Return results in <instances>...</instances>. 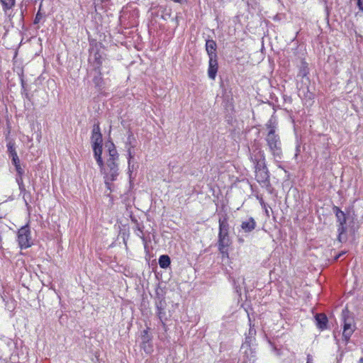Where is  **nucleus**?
I'll use <instances>...</instances> for the list:
<instances>
[{
    "label": "nucleus",
    "mask_w": 363,
    "mask_h": 363,
    "mask_svg": "<svg viewBox=\"0 0 363 363\" xmlns=\"http://www.w3.org/2000/svg\"><path fill=\"white\" fill-rule=\"evenodd\" d=\"M268 128L269 132L265 138L267 145L274 162H280L283 154L279 135L276 133L274 127L269 125Z\"/></svg>",
    "instance_id": "1"
},
{
    "label": "nucleus",
    "mask_w": 363,
    "mask_h": 363,
    "mask_svg": "<svg viewBox=\"0 0 363 363\" xmlns=\"http://www.w3.org/2000/svg\"><path fill=\"white\" fill-rule=\"evenodd\" d=\"M250 322V328L248 331V334L245 337V340L242 343L241 346V352L244 353L245 356H246L247 359L249 361L253 360V358L255 357V335H256V330L254 328V325L251 324V320L249 318Z\"/></svg>",
    "instance_id": "2"
},
{
    "label": "nucleus",
    "mask_w": 363,
    "mask_h": 363,
    "mask_svg": "<svg viewBox=\"0 0 363 363\" xmlns=\"http://www.w3.org/2000/svg\"><path fill=\"white\" fill-rule=\"evenodd\" d=\"M104 174V183L108 189L112 191V182L117 179L119 174L118 164L106 162V166L103 163V167H100Z\"/></svg>",
    "instance_id": "3"
},
{
    "label": "nucleus",
    "mask_w": 363,
    "mask_h": 363,
    "mask_svg": "<svg viewBox=\"0 0 363 363\" xmlns=\"http://www.w3.org/2000/svg\"><path fill=\"white\" fill-rule=\"evenodd\" d=\"M250 160L254 164L255 172L268 169L266 164L265 154L260 147L256 148V150L250 154Z\"/></svg>",
    "instance_id": "4"
},
{
    "label": "nucleus",
    "mask_w": 363,
    "mask_h": 363,
    "mask_svg": "<svg viewBox=\"0 0 363 363\" xmlns=\"http://www.w3.org/2000/svg\"><path fill=\"white\" fill-rule=\"evenodd\" d=\"M17 241L21 249H27L31 246V233L28 225L21 227L18 230Z\"/></svg>",
    "instance_id": "5"
},
{
    "label": "nucleus",
    "mask_w": 363,
    "mask_h": 363,
    "mask_svg": "<svg viewBox=\"0 0 363 363\" xmlns=\"http://www.w3.org/2000/svg\"><path fill=\"white\" fill-rule=\"evenodd\" d=\"M230 244L231 240L228 232L218 233V250L223 256H228V247Z\"/></svg>",
    "instance_id": "6"
},
{
    "label": "nucleus",
    "mask_w": 363,
    "mask_h": 363,
    "mask_svg": "<svg viewBox=\"0 0 363 363\" xmlns=\"http://www.w3.org/2000/svg\"><path fill=\"white\" fill-rule=\"evenodd\" d=\"M166 305V301L164 299H161L159 301L156 302V313L164 328L166 326V321L170 317V315H167V313Z\"/></svg>",
    "instance_id": "7"
},
{
    "label": "nucleus",
    "mask_w": 363,
    "mask_h": 363,
    "mask_svg": "<svg viewBox=\"0 0 363 363\" xmlns=\"http://www.w3.org/2000/svg\"><path fill=\"white\" fill-rule=\"evenodd\" d=\"M341 322L342 324V329H356L354 317L347 308H345L342 311Z\"/></svg>",
    "instance_id": "8"
},
{
    "label": "nucleus",
    "mask_w": 363,
    "mask_h": 363,
    "mask_svg": "<svg viewBox=\"0 0 363 363\" xmlns=\"http://www.w3.org/2000/svg\"><path fill=\"white\" fill-rule=\"evenodd\" d=\"M255 179L263 188L268 189L271 186L268 169L255 172Z\"/></svg>",
    "instance_id": "9"
},
{
    "label": "nucleus",
    "mask_w": 363,
    "mask_h": 363,
    "mask_svg": "<svg viewBox=\"0 0 363 363\" xmlns=\"http://www.w3.org/2000/svg\"><path fill=\"white\" fill-rule=\"evenodd\" d=\"M333 212L335 214V216L337 218V220L339 223V225L337 228V231L339 232L340 235L344 233L346 231V216L345 213L342 211L337 206H334L333 208Z\"/></svg>",
    "instance_id": "10"
},
{
    "label": "nucleus",
    "mask_w": 363,
    "mask_h": 363,
    "mask_svg": "<svg viewBox=\"0 0 363 363\" xmlns=\"http://www.w3.org/2000/svg\"><path fill=\"white\" fill-rule=\"evenodd\" d=\"M218 69V64L217 58H209L208 60V77L214 80L216 79Z\"/></svg>",
    "instance_id": "11"
},
{
    "label": "nucleus",
    "mask_w": 363,
    "mask_h": 363,
    "mask_svg": "<svg viewBox=\"0 0 363 363\" xmlns=\"http://www.w3.org/2000/svg\"><path fill=\"white\" fill-rule=\"evenodd\" d=\"M217 45L213 40H206V51L208 54V58H217L216 53Z\"/></svg>",
    "instance_id": "12"
},
{
    "label": "nucleus",
    "mask_w": 363,
    "mask_h": 363,
    "mask_svg": "<svg viewBox=\"0 0 363 363\" xmlns=\"http://www.w3.org/2000/svg\"><path fill=\"white\" fill-rule=\"evenodd\" d=\"M316 326L321 330H325L328 326V317L323 313H318L315 316Z\"/></svg>",
    "instance_id": "13"
},
{
    "label": "nucleus",
    "mask_w": 363,
    "mask_h": 363,
    "mask_svg": "<svg viewBox=\"0 0 363 363\" xmlns=\"http://www.w3.org/2000/svg\"><path fill=\"white\" fill-rule=\"evenodd\" d=\"M255 227L256 222L252 217L249 218L246 220L242 221L241 223V228L245 233L252 232L253 230H255Z\"/></svg>",
    "instance_id": "14"
},
{
    "label": "nucleus",
    "mask_w": 363,
    "mask_h": 363,
    "mask_svg": "<svg viewBox=\"0 0 363 363\" xmlns=\"http://www.w3.org/2000/svg\"><path fill=\"white\" fill-rule=\"evenodd\" d=\"M93 151H94V156L96 161L97 164L99 166V167H103V159L101 157L102 155V145H92Z\"/></svg>",
    "instance_id": "15"
},
{
    "label": "nucleus",
    "mask_w": 363,
    "mask_h": 363,
    "mask_svg": "<svg viewBox=\"0 0 363 363\" xmlns=\"http://www.w3.org/2000/svg\"><path fill=\"white\" fill-rule=\"evenodd\" d=\"M308 73H309V69H308V63L304 61H302L300 68H299V72L298 73V77L302 78V79H303L302 82H303L304 81L308 82H309V78L308 77Z\"/></svg>",
    "instance_id": "16"
},
{
    "label": "nucleus",
    "mask_w": 363,
    "mask_h": 363,
    "mask_svg": "<svg viewBox=\"0 0 363 363\" xmlns=\"http://www.w3.org/2000/svg\"><path fill=\"white\" fill-rule=\"evenodd\" d=\"M0 340L1 341V345L2 347L5 346L6 347L5 349H7L9 352H11V350L13 347V345H14V342H13V340L11 338L1 335L0 337Z\"/></svg>",
    "instance_id": "17"
},
{
    "label": "nucleus",
    "mask_w": 363,
    "mask_h": 363,
    "mask_svg": "<svg viewBox=\"0 0 363 363\" xmlns=\"http://www.w3.org/2000/svg\"><path fill=\"white\" fill-rule=\"evenodd\" d=\"M141 340H142L143 347L144 348L145 351L146 352H150L151 347H147L146 346V344L148 343V342L150 340V337L148 335L147 330H144L142 332Z\"/></svg>",
    "instance_id": "18"
},
{
    "label": "nucleus",
    "mask_w": 363,
    "mask_h": 363,
    "mask_svg": "<svg viewBox=\"0 0 363 363\" xmlns=\"http://www.w3.org/2000/svg\"><path fill=\"white\" fill-rule=\"evenodd\" d=\"M158 262L161 268L166 269L170 265L171 261L168 255H163L160 257Z\"/></svg>",
    "instance_id": "19"
},
{
    "label": "nucleus",
    "mask_w": 363,
    "mask_h": 363,
    "mask_svg": "<svg viewBox=\"0 0 363 363\" xmlns=\"http://www.w3.org/2000/svg\"><path fill=\"white\" fill-rule=\"evenodd\" d=\"M20 81H21V93L22 94V96H23L26 99H27L28 100H30V95L28 94V91L27 90V88H26V83L23 79V76L21 75L20 77Z\"/></svg>",
    "instance_id": "20"
},
{
    "label": "nucleus",
    "mask_w": 363,
    "mask_h": 363,
    "mask_svg": "<svg viewBox=\"0 0 363 363\" xmlns=\"http://www.w3.org/2000/svg\"><path fill=\"white\" fill-rule=\"evenodd\" d=\"M355 329H342V339L345 341V345H347L354 332Z\"/></svg>",
    "instance_id": "21"
},
{
    "label": "nucleus",
    "mask_w": 363,
    "mask_h": 363,
    "mask_svg": "<svg viewBox=\"0 0 363 363\" xmlns=\"http://www.w3.org/2000/svg\"><path fill=\"white\" fill-rule=\"evenodd\" d=\"M219 223V233L222 232H228L229 230V225L226 218L221 219L220 218L218 220Z\"/></svg>",
    "instance_id": "22"
},
{
    "label": "nucleus",
    "mask_w": 363,
    "mask_h": 363,
    "mask_svg": "<svg viewBox=\"0 0 363 363\" xmlns=\"http://www.w3.org/2000/svg\"><path fill=\"white\" fill-rule=\"evenodd\" d=\"M4 11L11 9L15 5V0H0Z\"/></svg>",
    "instance_id": "23"
},
{
    "label": "nucleus",
    "mask_w": 363,
    "mask_h": 363,
    "mask_svg": "<svg viewBox=\"0 0 363 363\" xmlns=\"http://www.w3.org/2000/svg\"><path fill=\"white\" fill-rule=\"evenodd\" d=\"M92 145H102V134H91Z\"/></svg>",
    "instance_id": "24"
},
{
    "label": "nucleus",
    "mask_w": 363,
    "mask_h": 363,
    "mask_svg": "<svg viewBox=\"0 0 363 363\" xmlns=\"http://www.w3.org/2000/svg\"><path fill=\"white\" fill-rule=\"evenodd\" d=\"M133 140H135L133 134L132 132L129 131L128 135L127 138V140L125 142V149L126 150L128 149V147H130V149H133L135 147V145L133 144Z\"/></svg>",
    "instance_id": "25"
},
{
    "label": "nucleus",
    "mask_w": 363,
    "mask_h": 363,
    "mask_svg": "<svg viewBox=\"0 0 363 363\" xmlns=\"http://www.w3.org/2000/svg\"><path fill=\"white\" fill-rule=\"evenodd\" d=\"M93 82L96 87L100 88L102 86L103 79L100 71H99L98 74L94 77Z\"/></svg>",
    "instance_id": "26"
},
{
    "label": "nucleus",
    "mask_w": 363,
    "mask_h": 363,
    "mask_svg": "<svg viewBox=\"0 0 363 363\" xmlns=\"http://www.w3.org/2000/svg\"><path fill=\"white\" fill-rule=\"evenodd\" d=\"M8 152H9L10 157H13L14 154H17L15 149V144L13 142H9L7 144Z\"/></svg>",
    "instance_id": "27"
},
{
    "label": "nucleus",
    "mask_w": 363,
    "mask_h": 363,
    "mask_svg": "<svg viewBox=\"0 0 363 363\" xmlns=\"http://www.w3.org/2000/svg\"><path fill=\"white\" fill-rule=\"evenodd\" d=\"M116 156L118 155V153L116 150L115 145L113 143H111L108 146V156Z\"/></svg>",
    "instance_id": "28"
},
{
    "label": "nucleus",
    "mask_w": 363,
    "mask_h": 363,
    "mask_svg": "<svg viewBox=\"0 0 363 363\" xmlns=\"http://www.w3.org/2000/svg\"><path fill=\"white\" fill-rule=\"evenodd\" d=\"M126 151L128 154V164L129 167H130V162L134 158V152L133 151V149H130V147H128Z\"/></svg>",
    "instance_id": "29"
},
{
    "label": "nucleus",
    "mask_w": 363,
    "mask_h": 363,
    "mask_svg": "<svg viewBox=\"0 0 363 363\" xmlns=\"http://www.w3.org/2000/svg\"><path fill=\"white\" fill-rule=\"evenodd\" d=\"M19 190L21 194H23V199L26 202V204L28 205V202L26 201V195H30L28 192L26 191L24 184H18Z\"/></svg>",
    "instance_id": "30"
},
{
    "label": "nucleus",
    "mask_w": 363,
    "mask_h": 363,
    "mask_svg": "<svg viewBox=\"0 0 363 363\" xmlns=\"http://www.w3.org/2000/svg\"><path fill=\"white\" fill-rule=\"evenodd\" d=\"M101 133V128L99 123H96L93 126L92 133L91 134H100Z\"/></svg>",
    "instance_id": "31"
},
{
    "label": "nucleus",
    "mask_w": 363,
    "mask_h": 363,
    "mask_svg": "<svg viewBox=\"0 0 363 363\" xmlns=\"http://www.w3.org/2000/svg\"><path fill=\"white\" fill-rule=\"evenodd\" d=\"M42 18H43V14L40 12V11H38L35 15V18H34L33 23L38 24L40 22V21L42 19Z\"/></svg>",
    "instance_id": "32"
},
{
    "label": "nucleus",
    "mask_w": 363,
    "mask_h": 363,
    "mask_svg": "<svg viewBox=\"0 0 363 363\" xmlns=\"http://www.w3.org/2000/svg\"><path fill=\"white\" fill-rule=\"evenodd\" d=\"M94 58H95V60H96V65H98V68H99V67L102 64V62H101V55H99V52H96L94 54Z\"/></svg>",
    "instance_id": "33"
},
{
    "label": "nucleus",
    "mask_w": 363,
    "mask_h": 363,
    "mask_svg": "<svg viewBox=\"0 0 363 363\" xmlns=\"http://www.w3.org/2000/svg\"><path fill=\"white\" fill-rule=\"evenodd\" d=\"M11 160L14 166L21 164L20 160L17 154H14L13 157H11Z\"/></svg>",
    "instance_id": "34"
},
{
    "label": "nucleus",
    "mask_w": 363,
    "mask_h": 363,
    "mask_svg": "<svg viewBox=\"0 0 363 363\" xmlns=\"http://www.w3.org/2000/svg\"><path fill=\"white\" fill-rule=\"evenodd\" d=\"M118 157H119V155L109 156V157L107 160L106 162L111 163L112 162H114V163H118Z\"/></svg>",
    "instance_id": "35"
},
{
    "label": "nucleus",
    "mask_w": 363,
    "mask_h": 363,
    "mask_svg": "<svg viewBox=\"0 0 363 363\" xmlns=\"http://www.w3.org/2000/svg\"><path fill=\"white\" fill-rule=\"evenodd\" d=\"M15 168H16V170L17 172V175H19V176L23 175L24 169L21 167V164L16 165Z\"/></svg>",
    "instance_id": "36"
},
{
    "label": "nucleus",
    "mask_w": 363,
    "mask_h": 363,
    "mask_svg": "<svg viewBox=\"0 0 363 363\" xmlns=\"http://www.w3.org/2000/svg\"><path fill=\"white\" fill-rule=\"evenodd\" d=\"M16 182H17L18 185V184H23V175H21V176L17 175V177H16Z\"/></svg>",
    "instance_id": "37"
},
{
    "label": "nucleus",
    "mask_w": 363,
    "mask_h": 363,
    "mask_svg": "<svg viewBox=\"0 0 363 363\" xmlns=\"http://www.w3.org/2000/svg\"><path fill=\"white\" fill-rule=\"evenodd\" d=\"M313 359L312 355H311L310 354H308L306 363H313Z\"/></svg>",
    "instance_id": "38"
},
{
    "label": "nucleus",
    "mask_w": 363,
    "mask_h": 363,
    "mask_svg": "<svg viewBox=\"0 0 363 363\" xmlns=\"http://www.w3.org/2000/svg\"><path fill=\"white\" fill-rule=\"evenodd\" d=\"M260 203H261L262 206H263V208L265 209V213H266L267 216H269V211L267 208L266 204L264 203L263 200H261Z\"/></svg>",
    "instance_id": "39"
},
{
    "label": "nucleus",
    "mask_w": 363,
    "mask_h": 363,
    "mask_svg": "<svg viewBox=\"0 0 363 363\" xmlns=\"http://www.w3.org/2000/svg\"><path fill=\"white\" fill-rule=\"evenodd\" d=\"M346 252L342 251L341 252H340L339 254H337L335 257V260H337L339 258H340L342 255H344Z\"/></svg>",
    "instance_id": "40"
},
{
    "label": "nucleus",
    "mask_w": 363,
    "mask_h": 363,
    "mask_svg": "<svg viewBox=\"0 0 363 363\" xmlns=\"http://www.w3.org/2000/svg\"><path fill=\"white\" fill-rule=\"evenodd\" d=\"M357 4H358L359 9L363 11V0H358Z\"/></svg>",
    "instance_id": "41"
},
{
    "label": "nucleus",
    "mask_w": 363,
    "mask_h": 363,
    "mask_svg": "<svg viewBox=\"0 0 363 363\" xmlns=\"http://www.w3.org/2000/svg\"><path fill=\"white\" fill-rule=\"evenodd\" d=\"M134 169V164H132V162H130V167L128 166V172L130 174Z\"/></svg>",
    "instance_id": "42"
},
{
    "label": "nucleus",
    "mask_w": 363,
    "mask_h": 363,
    "mask_svg": "<svg viewBox=\"0 0 363 363\" xmlns=\"http://www.w3.org/2000/svg\"><path fill=\"white\" fill-rule=\"evenodd\" d=\"M238 242H239L240 243H242V242H244V240H243L242 238H238Z\"/></svg>",
    "instance_id": "43"
},
{
    "label": "nucleus",
    "mask_w": 363,
    "mask_h": 363,
    "mask_svg": "<svg viewBox=\"0 0 363 363\" xmlns=\"http://www.w3.org/2000/svg\"><path fill=\"white\" fill-rule=\"evenodd\" d=\"M358 363H363V356L359 359Z\"/></svg>",
    "instance_id": "44"
},
{
    "label": "nucleus",
    "mask_w": 363,
    "mask_h": 363,
    "mask_svg": "<svg viewBox=\"0 0 363 363\" xmlns=\"http://www.w3.org/2000/svg\"><path fill=\"white\" fill-rule=\"evenodd\" d=\"M2 218L1 216H0V218Z\"/></svg>",
    "instance_id": "45"
}]
</instances>
